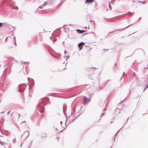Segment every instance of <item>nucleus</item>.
<instances>
[{"label":"nucleus","mask_w":148,"mask_h":148,"mask_svg":"<svg viewBox=\"0 0 148 148\" xmlns=\"http://www.w3.org/2000/svg\"><path fill=\"white\" fill-rule=\"evenodd\" d=\"M74 98H75V102L77 103L78 101H79V102L81 101V100L82 101L83 104L84 105H88V103L90 101L91 99V98H88L85 96L83 97L81 99L79 98V99L77 100H76L77 97L75 98V97H74Z\"/></svg>","instance_id":"f257e3e1"},{"label":"nucleus","mask_w":148,"mask_h":148,"mask_svg":"<svg viewBox=\"0 0 148 148\" xmlns=\"http://www.w3.org/2000/svg\"><path fill=\"white\" fill-rule=\"evenodd\" d=\"M43 101L42 103L38 104V108H39V110L40 112H43L44 109V106L43 105H45V102H47L49 101V99L47 98H45L42 99Z\"/></svg>","instance_id":"f03ea898"},{"label":"nucleus","mask_w":148,"mask_h":148,"mask_svg":"<svg viewBox=\"0 0 148 148\" xmlns=\"http://www.w3.org/2000/svg\"><path fill=\"white\" fill-rule=\"evenodd\" d=\"M82 103L81 101L78 102L76 105L75 104V112H76V109L77 110V112L79 111L82 108Z\"/></svg>","instance_id":"7ed1b4c3"},{"label":"nucleus","mask_w":148,"mask_h":148,"mask_svg":"<svg viewBox=\"0 0 148 148\" xmlns=\"http://www.w3.org/2000/svg\"><path fill=\"white\" fill-rule=\"evenodd\" d=\"M75 97L79 94L81 92L80 87L77 86H75Z\"/></svg>","instance_id":"20e7f679"},{"label":"nucleus","mask_w":148,"mask_h":148,"mask_svg":"<svg viewBox=\"0 0 148 148\" xmlns=\"http://www.w3.org/2000/svg\"><path fill=\"white\" fill-rule=\"evenodd\" d=\"M85 45V43L83 42H81L78 44V47L79 48V50H81L83 47V45Z\"/></svg>","instance_id":"39448f33"},{"label":"nucleus","mask_w":148,"mask_h":148,"mask_svg":"<svg viewBox=\"0 0 148 148\" xmlns=\"http://www.w3.org/2000/svg\"><path fill=\"white\" fill-rule=\"evenodd\" d=\"M26 85L25 84H23L22 85H19V90L20 92H22L25 89V87Z\"/></svg>","instance_id":"423d86ee"},{"label":"nucleus","mask_w":148,"mask_h":148,"mask_svg":"<svg viewBox=\"0 0 148 148\" xmlns=\"http://www.w3.org/2000/svg\"><path fill=\"white\" fill-rule=\"evenodd\" d=\"M47 4V2H45L44 3L41 5L40 6L38 7V10H39L40 9H41L43 8V7L45 6Z\"/></svg>","instance_id":"0eeeda50"},{"label":"nucleus","mask_w":148,"mask_h":148,"mask_svg":"<svg viewBox=\"0 0 148 148\" xmlns=\"http://www.w3.org/2000/svg\"><path fill=\"white\" fill-rule=\"evenodd\" d=\"M23 135H25V137H27L29 135V132L27 131H25L23 134Z\"/></svg>","instance_id":"6e6552de"},{"label":"nucleus","mask_w":148,"mask_h":148,"mask_svg":"<svg viewBox=\"0 0 148 148\" xmlns=\"http://www.w3.org/2000/svg\"><path fill=\"white\" fill-rule=\"evenodd\" d=\"M94 1V0H86V3L88 4L92 3Z\"/></svg>","instance_id":"1a4fd4ad"},{"label":"nucleus","mask_w":148,"mask_h":148,"mask_svg":"<svg viewBox=\"0 0 148 148\" xmlns=\"http://www.w3.org/2000/svg\"><path fill=\"white\" fill-rule=\"evenodd\" d=\"M75 31H76L77 32V33L78 34H82V30H80V29H77L75 30Z\"/></svg>","instance_id":"9d476101"},{"label":"nucleus","mask_w":148,"mask_h":148,"mask_svg":"<svg viewBox=\"0 0 148 148\" xmlns=\"http://www.w3.org/2000/svg\"><path fill=\"white\" fill-rule=\"evenodd\" d=\"M130 25H129L128 26H127V27H126L125 28L123 29H119V30H117V31H123V30H125V29H126Z\"/></svg>","instance_id":"9b49d317"},{"label":"nucleus","mask_w":148,"mask_h":148,"mask_svg":"<svg viewBox=\"0 0 148 148\" xmlns=\"http://www.w3.org/2000/svg\"><path fill=\"white\" fill-rule=\"evenodd\" d=\"M95 33L93 32H91L90 33H85V34H83V35H86V34H89L90 33H92L93 34H94Z\"/></svg>","instance_id":"f8f14e48"},{"label":"nucleus","mask_w":148,"mask_h":148,"mask_svg":"<svg viewBox=\"0 0 148 148\" xmlns=\"http://www.w3.org/2000/svg\"><path fill=\"white\" fill-rule=\"evenodd\" d=\"M80 114V113H79V114H77V115L75 116V120L77 118V117L79 116Z\"/></svg>","instance_id":"ddd939ff"},{"label":"nucleus","mask_w":148,"mask_h":148,"mask_svg":"<svg viewBox=\"0 0 148 148\" xmlns=\"http://www.w3.org/2000/svg\"><path fill=\"white\" fill-rule=\"evenodd\" d=\"M47 135L46 134H42V137L43 138H45L47 137Z\"/></svg>","instance_id":"4468645a"},{"label":"nucleus","mask_w":148,"mask_h":148,"mask_svg":"<svg viewBox=\"0 0 148 148\" xmlns=\"http://www.w3.org/2000/svg\"><path fill=\"white\" fill-rule=\"evenodd\" d=\"M12 8L13 9H14V10H18V8L17 7H14V8Z\"/></svg>","instance_id":"2eb2a0df"},{"label":"nucleus","mask_w":148,"mask_h":148,"mask_svg":"<svg viewBox=\"0 0 148 148\" xmlns=\"http://www.w3.org/2000/svg\"><path fill=\"white\" fill-rule=\"evenodd\" d=\"M119 131V130H118V132L115 134V136L114 137V141L115 140V137L116 136H117L118 134V132Z\"/></svg>","instance_id":"dca6fc26"},{"label":"nucleus","mask_w":148,"mask_h":148,"mask_svg":"<svg viewBox=\"0 0 148 148\" xmlns=\"http://www.w3.org/2000/svg\"><path fill=\"white\" fill-rule=\"evenodd\" d=\"M82 33H84L87 32V30H84L83 29L82 30Z\"/></svg>","instance_id":"f3484780"},{"label":"nucleus","mask_w":148,"mask_h":148,"mask_svg":"<svg viewBox=\"0 0 148 148\" xmlns=\"http://www.w3.org/2000/svg\"><path fill=\"white\" fill-rule=\"evenodd\" d=\"M13 39H14V42H15V43L16 44V37H15V36H14V37H13Z\"/></svg>","instance_id":"a211bd4d"},{"label":"nucleus","mask_w":148,"mask_h":148,"mask_svg":"<svg viewBox=\"0 0 148 148\" xmlns=\"http://www.w3.org/2000/svg\"><path fill=\"white\" fill-rule=\"evenodd\" d=\"M139 2L143 4H144L145 3V2H144L143 1H139Z\"/></svg>","instance_id":"6ab92c4d"},{"label":"nucleus","mask_w":148,"mask_h":148,"mask_svg":"<svg viewBox=\"0 0 148 148\" xmlns=\"http://www.w3.org/2000/svg\"><path fill=\"white\" fill-rule=\"evenodd\" d=\"M110 80H107L106 82V84H105V85H106V84L109 81H110Z\"/></svg>","instance_id":"aec40b11"},{"label":"nucleus","mask_w":148,"mask_h":148,"mask_svg":"<svg viewBox=\"0 0 148 148\" xmlns=\"http://www.w3.org/2000/svg\"><path fill=\"white\" fill-rule=\"evenodd\" d=\"M64 53L66 55V53H68V52L66 51L65 50L64 51Z\"/></svg>","instance_id":"412c9836"},{"label":"nucleus","mask_w":148,"mask_h":148,"mask_svg":"<svg viewBox=\"0 0 148 148\" xmlns=\"http://www.w3.org/2000/svg\"><path fill=\"white\" fill-rule=\"evenodd\" d=\"M128 119H129V118H128L127 119V121L125 122V124H127V121H128Z\"/></svg>","instance_id":"4be33fe9"},{"label":"nucleus","mask_w":148,"mask_h":148,"mask_svg":"<svg viewBox=\"0 0 148 148\" xmlns=\"http://www.w3.org/2000/svg\"><path fill=\"white\" fill-rule=\"evenodd\" d=\"M2 25V23H0V27Z\"/></svg>","instance_id":"5701e85b"},{"label":"nucleus","mask_w":148,"mask_h":148,"mask_svg":"<svg viewBox=\"0 0 148 148\" xmlns=\"http://www.w3.org/2000/svg\"><path fill=\"white\" fill-rule=\"evenodd\" d=\"M87 9H84V11L85 12H87Z\"/></svg>","instance_id":"b1692460"},{"label":"nucleus","mask_w":148,"mask_h":148,"mask_svg":"<svg viewBox=\"0 0 148 148\" xmlns=\"http://www.w3.org/2000/svg\"><path fill=\"white\" fill-rule=\"evenodd\" d=\"M3 143V142H2L1 141H0V144H2V143Z\"/></svg>","instance_id":"393cba45"},{"label":"nucleus","mask_w":148,"mask_h":148,"mask_svg":"<svg viewBox=\"0 0 148 148\" xmlns=\"http://www.w3.org/2000/svg\"><path fill=\"white\" fill-rule=\"evenodd\" d=\"M148 88V84H147L146 86V88Z\"/></svg>","instance_id":"a878e982"},{"label":"nucleus","mask_w":148,"mask_h":148,"mask_svg":"<svg viewBox=\"0 0 148 148\" xmlns=\"http://www.w3.org/2000/svg\"><path fill=\"white\" fill-rule=\"evenodd\" d=\"M93 69H97V68H95V67H92Z\"/></svg>","instance_id":"bb28decb"},{"label":"nucleus","mask_w":148,"mask_h":148,"mask_svg":"<svg viewBox=\"0 0 148 148\" xmlns=\"http://www.w3.org/2000/svg\"><path fill=\"white\" fill-rule=\"evenodd\" d=\"M10 110L7 113L8 114L10 113Z\"/></svg>","instance_id":"cd10ccee"},{"label":"nucleus","mask_w":148,"mask_h":148,"mask_svg":"<svg viewBox=\"0 0 148 148\" xmlns=\"http://www.w3.org/2000/svg\"><path fill=\"white\" fill-rule=\"evenodd\" d=\"M104 114V113H103L101 114V115H100V116L101 117V116L103 114Z\"/></svg>","instance_id":"c85d7f7f"},{"label":"nucleus","mask_w":148,"mask_h":148,"mask_svg":"<svg viewBox=\"0 0 148 148\" xmlns=\"http://www.w3.org/2000/svg\"><path fill=\"white\" fill-rule=\"evenodd\" d=\"M115 0H111V1H115Z\"/></svg>","instance_id":"c756f323"},{"label":"nucleus","mask_w":148,"mask_h":148,"mask_svg":"<svg viewBox=\"0 0 148 148\" xmlns=\"http://www.w3.org/2000/svg\"><path fill=\"white\" fill-rule=\"evenodd\" d=\"M62 121H61L60 122V124H62Z\"/></svg>","instance_id":"7c9ffc66"},{"label":"nucleus","mask_w":148,"mask_h":148,"mask_svg":"<svg viewBox=\"0 0 148 148\" xmlns=\"http://www.w3.org/2000/svg\"><path fill=\"white\" fill-rule=\"evenodd\" d=\"M4 113V112H1V113Z\"/></svg>","instance_id":"2f4dec72"},{"label":"nucleus","mask_w":148,"mask_h":148,"mask_svg":"<svg viewBox=\"0 0 148 148\" xmlns=\"http://www.w3.org/2000/svg\"><path fill=\"white\" fill-rule=\"evenodd\" d=\"M87 27H84V29H86L87 28Z\"/></svg>","instance_id":"473e14b6"},{"label":"nucleus","mask_w":148,"mask_h":148,"mask_svg":"<svg viewBox=\"0 0 148 148\" xmlns=\"http://www.w3.org/2000/svg\"><path fill=\"white\" fill-rule=\"evenodd\" d=\"M147 88H146V87L144 89V90H146Z\"/></svg>","instance_id":"72a5a7b5"},{"label":"nucleus","mask_w":148,"mask_h":148,"mask_svg":"<svg viewBox=\"0 0 148 148\" xmlns=\"http://www.w3.org/2000/svg\"><path fill=\"white\" fill-rule=\"evenodd\" d=\"M56 40L55 39V40H53V41H56Z\"/></svg>","instance_id":"f704fd0d"},{"label":"nucleus","mask_w":148,"mask_h":148,"mask_svg":"<svg viewBox=\"0 0 148 148\" xmlns=\"http://www.w3.org/2000/svg\"><path fill=\"white\" fill-rule=\"evenodd\" d=\"M117 16H114V17H112V18H113L115 17H117Z\"/></svg>","instance_id":"c9c22d12"},{"label":"nucleus","mask_w":148,"mask_h":148,"mask_svg":"<svg viewBox=\"0 0 148 148\" xmlns=\"http://www.w3.org/2000/svg\"><path fill=\"white\" fill-rule=\"evenodd\" d=\"M22 63H25V62H23V61H22Z\"/></svg>","instance_id":"e433bc0d"},{"label":"nucleus","mask_w":148,"mask_h":148,"mask_svg":"<svg viewBox=\"0 0 148 148\" xmlns=\"http://www.w3.org/2000/svg\"><path fill=\"white\" fill-rule=\"evenodd\" d=\"M64 41H63V42H62V44H63V43H64Z\"/></svg>","instance_id":"4c0bfd02"},{"label":"nucleus","mask_w":148,"mask_h":148,"mask_svg":"<svg viewBox=\"0 0 148 148\" xmlns=\"http://www.w3.org/2000/svg\"><path fill=\"white\" fill-rule=\"evenodd\" d=\"M24 122V121L23 122H22L21 123H23Z\"/></svg>","instance_id":"58836bf2"},{"label":"nucleus","mask_w":148,"mask_h":148,"mask_svg":"<svg viewBox=\"0 0 148 148\" xmlns=\"http://www.w3.org/2000/svg\"><path fill=\"white\" fill-rule=\"evenodd\" d=\"M141 18V17H139V19H140V18Z\"/></svg>","instance_id":"ea45409f"},{"label":"nucleus","mask_w":148,"mask_h":148,"mask_svg":"<svg viewBox=\"0 0 148 148\" xmlns=\"http://www.w3.org/2000/svg\"><path fill=\"white\" fill-rule=\"evenodd\" d=\"M68 59V58L66 59V60H67V59Z\"/></svg>","instance_id":"a19ab883"},{"label":"nucleus","mask_w":148,"mask_h":148,"mask_svg":"<svg viewBox=\"0 0 148 148\" xmlns=\"http://www.w3.org/2000/svg\"><path fill=\"white\" fill-rule=\"evenodd\" d=\"M56 130H58V129L57 128H56Z\"/></svg>","instance_id":"79ce46f5"},{"label":"nucleus","mask_w":148,"mask_h":148,"mask_svg":"<svg viewBox=\"0 0 148 148\" xmlns=\"http://www.w3.org/2000/svg\"><path fill=\"white\" fill-rule=\"evenodd\" d=\"M112 123V122H111V124Z\"/></svg>","instance_id":"37998d69"},{"label":"nucleus","mask_w":148,"mask_h":148,"mask_svg":"<svg viewBox=\"0 0 148 148\" xmlns=\"http://www.w3.org/2000/svg\"><path fill=\"white\" fill-rule=\"evenodd\" d=\"M145 114H142V115H144Z\"/></svg>","instance_id":"c03bdc74"},{"label":"nucleus","mask_w":148,"mask_h":148,"mask_svg":"<svg viewBox=\"0 0 148 148\" xmlns=\"http://www.w3.org/2000/svg\"><path fill=\"white\" fill-rule=\"evenodd\" d=\"M138 102H139V101H138V103H137V105H138Z\"/></svg>","instance_id":"a18cd8bd"},{"label":"nucleus","mask_w":148,"mask_h":148,"mask_svg":"<svg viewBox=\"0 0 148 148\" xmlns=\"http://www.w3.org/2000/svg\"><path fill=\"white\" fill-rule=\"evenodd\" d=\"M73 109H74V107H73Z\"/></svg>","instance_id":"49530a36"},{"label":"nucleus","mask_w":148,"mask_h":148,"mask_svg":"<svg viewBox=\"0 0 148 148\" xmlns=\"http://www.w3.org/2000/svg\"><path fill=\"white\" fill-rule=\"evenodd\" d=\"M93 24H94V25H95V23H94Z\"/></svg>","instance_id":"de8ad7c7"},{"label":"nucleus","mask_w":148,"mask_h":148,"mask_svg":"<svg viewBox=\"0 0 148 148\" xmlns=\"http://www.w3.org/2000/svg\"><path fill=\"white\" fill-rule=\"evenodd\" d=\"M124 73H125L124 72H123V74Z\"/></svg>","instance_id":"09e8293b"},{"label":"nucleus","mask_w":148,"mask_h":148,"mask_svg":"<svg viewBox=\"0 0 148 148\" xmlns=\"http://www.w3.org/2000/svg\"><path fill=\"white\" fill-rule=\"evenodd\" d=\"M20 116V115H19V116ZM19 118V116H18V118Z\"/></svg>","instance_id":"8fccbe9b"},{"label":"nucleus","mask_w":148,"mask_h":148,"mask_svg":"<svg viewBox=\"0 0 148 148\" xmlns=\"http://www.w3.org/2000/svg\"><path fill=\"white\" fill-rule=\"evenodd\" d=\"M109 9L110 10V7H109Z\"/></svg>","instance_id":"3c124183"},{"label":"nucleus","mask_w":148,"mask_h":148,"mask_svg":"<svg viewBox=\"0 0 148 148\" xmlns=\"http://www.w3.org/2000/svg\"><path fill=\"white\" fill-rule=\"evenodd\" d=\"M22 144L21 145V146H22Z\"/></svg>","instance_id":"603ef678"},{"label":"nucleus","mask_w":148,"mask_h":148,"mask_svg":"<svg viewBox=\"0 0 148 148\" xmlns=\"http://www.w3.org/2000/svg\"><path fill=\"white\" fill-rule=\"evenodd\" d=\"M93 22H94V21H92Z\"/></svg>","instance_id":"864d4df0"},{"label":"nucleus","mask_w":148,"mask_h":148,"mask_svg":"<svg viewBox=\"0 0 148 148\" xmlns=\"http://www.w3.org/2000/svg\"><path fill=\"white\" fill-rule=\"evenodd\" d=\"M1 102V101H0V103Z\"/></svg>","instance_id":"5fc2aeb1"}]
</instances>
